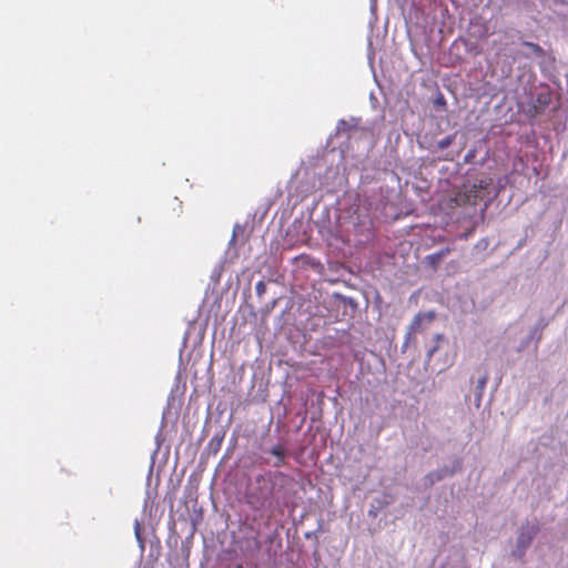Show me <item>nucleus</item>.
Segmentation results:
<instances>
[{"instance_id":"0eeeda50","label":"nucleus","mask_w":568,"mask_h":568,"mask_svg":"<svg viewBox=\"0 0 568 568\" xmlns=\"http://www.w3.org/2000/svg\"><path fill=\"white\" fill-rule=\"evenodd\" d=\"M525 45L534 49L535 51H541L540 47L538 44L531 43V42H525Z\"/></svg>"},{"instance_id":"1a4fd4ad","label":"nucleus","mask_w":568,"mask_h":568,"mask_svg":"<svg viewBox=\"0 0 568 568\" xmlns=\"http://www.w3.org/2000/svg\"><path fill=\"white\" fill-rule=\"evenodd\" d=\"M262 288H264V284H263L262 282H258V283L256 284V290H257V292H261V290H262Z\"/></svg>"},{"instance_id":"9b49d317","label":"nucleus","mask_w":568,"mask_h":568,"mask_svg":"<svg viewBox=\"0 0 568 568\" xmlns=\"http://www.w3.org/2000/svg\"><path fill=\"white\" fill-rule=\"evenodd\" d=\"M436 478H437V479H442V478H443V476H442V475H439V474H436Z\"/></svg>"},{"instance_id":"39448f33","label":"nucleus","mask_w":568,"mask_h":568,"mask_svg":"<svg viewBox=\"0 0 568 568\" xmlns=\"http://www.w3.org/2000/svg\"><path fill=\"white\" fill-rule=\"evenodd\" d=\"M454 142V135H447L438 141L437 146L440 150L448 148Z\"/></svg>"},{"instance_id":"7ed1b4c3","label":"nucleus","mask_w":568,"mask_h":568,"mask_svg":"<svg viewBox=\"0 0 568 568\" xmlns=\"http://www.w3.org/2000/svg\"><path fill=\"white\" fill-rule=\"evenodd\" d=\"M538 526L537 525H526L521 528V531L517 538V547L521 551H525L529 545L531 544L534 537L538 532Z\"/></svg>"},{"instance_id":"9d476101","label":"nucleus","mask_w":568,"mask_h":568,"mask_svg":"<svg viewBox=\"0 0 568 568\" xmlns=\"http://www.w3.org/2000/svg\"><path fill=\"white\" fill-rule=\"evenodd\" d=\"M442 338H443V335H442V334H436V335H435V339H436L437 342L442 341Z\"/></svg>"},{"instance_id":"f03ea898","label":"nucleus","mask_w":568,"mask_h":568,"mask_svg":"<svg viewBox=\"0 0 568 568\" xmlns=\"http://www.w3.org/2000/svg\"><path fill=\"white\" fill-rule=\"evenodd\" d=\"M491 180H480L478 183H474L465 191L460 200L465 204L476 205L479 201H483L489 196L488 189Z\"/></svg>"},{"instance_id":"20e7f679","label":"nucleus","mask_w":568,"mask_h":568,"mask_svg":"<svg viewBox=\"0 0 568 568\" xmlns=\"http://www.w3.org/2000/svg\"><path fill=\"white\" fill-rule=\"evenodd\" d=\"M270 453L276 457L275 467H281L285 462V448L282 445L273 446Z\"/></svg>"},{"instance_id":"6e6552de","label":"nucleus","mask_w":568,"mask_h":568,"mask_svg":"<svg viewBox=\"0 0 568 568\" xmlns=\"http://www.w3.org/2000/svg\"><path fill=\"white\" fill-rule=\"evenodd\" d=\"M437 348H438V346H437V345H435L433 348H430V349L427 352V355H428V357H429V358L434 355V353L437 351Z\"/></svg>"},{"instance_id":"f257e3e1","label":"nucleus","mask_w":568,"mask_h":568,"mask_svg":"<svg viewBox=\"0 0 568 568\" xmlns=\"http://www.w3.org/2000/svg\"><path fill=\"white\" fill-rule=\"evenodd\" d=\"M435 317L436 313L434 311L416 314L406 332L404 346H408L415 339V335L426 329Z\"/></svg>"},{"instance_id":"423d86ee","label":"nucleus","mask_w":568,"mask_h":568,"mask_svg":"<svg viewBox=\"0 0 568 568\" xmlns=\"http://www.w3.org/2000/svg\"><path fill=\"white\" fill-rule=\"evenodd\" d=\"M487 381H488V376L487 374H485L484 376H481L478 382H477V389L479 392V395L484 392V388L487 384Z\"/></svg>"}]
</instances>
